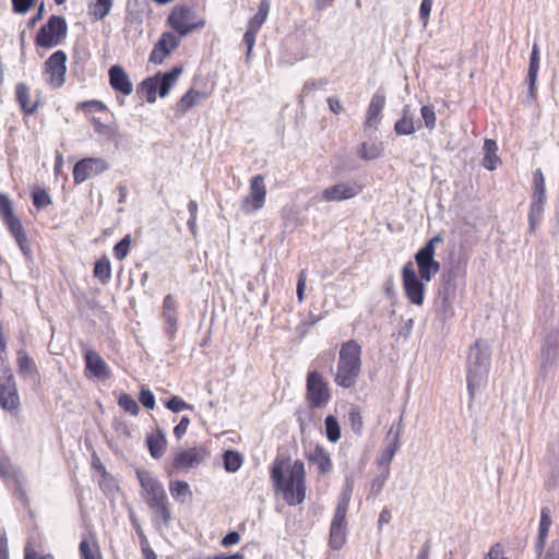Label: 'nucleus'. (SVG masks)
Wrapping results in <instances>:
<instances>
[{
	"mask_svg": "<svg viewBox=\"0 0 559 559\" xmlns=\"http://www.w3.org/2000/svg\"><path fill=\"white\" fill-rule=\"evenodd\" d=\"M271 479L277 491L283 493L289 506H297L306 498V469L300 460L294 462L289 457L277 456L270 471Z\"/></svg>",
	"mask_w": 559,
	"mask_h": 559,
	"instance_id": "f257e3e1",
	"label": "nucleus"
},
{
	"mask_svg": "<svg viewBox=\"0 0 559 559\" xmlns=\"http://www.w3.org/2000/svg\"><path fill=\"white\" fill-rule=\"evenodd\" d=\"M490 367V348L487 342L477 340L471 347L467 356V390L471 400L476 391L487 383Z\"/></svg>",
	"mask_w": 559,
	"mask_h": 559,
	"instance_id": "f03ea898",
	"label": "nucleus"
},
{
	"mask_svg": "<svg viewBox=\"0 0 559 559\" xmlns=\"http://www.w3.org/2000/svg\"><path fill=\"white\" fill-rule=\"evenodd\" d=\"M361 347L354 341L345 342L340 349L337 370L334 381L337 385L349 389L353 388L361 370Z\"/></svg>",
	"mask_w": 559,
	"mask_h": 559,
	"instance_id": "7ed1b4c3",
	"label": "nucleus"
},
{
	"mask_svg": "<svg viewBox=\"0 0 559 559\" xmlns=\"http://www.w3.org/2000/svg\"><path fill=\"white\" fill-rule=\"evenodd\" d=\"M68 33V24L63 16L51 15L47 23L37 32L35 45L41 48H52L60 45Z\"/></svg>",
	"mask_w": 559,
	"mask_h": 559,
	"instance_id": "20e7f679",
	"label": "nucleus"
},
{
	"mask_svg": "<svg viewBox=\"0 0 559 559\" xmlns=\"http://www.w3.org/2000/svg\"><path fill=\"white\" fill-rule=\"evenodd\" d=\"M551 524L552 521L550 509L548 507L542 508L538 535L534 543L535 554L540 559H559V539L551 540V543L544 552V548L546 546V540Z\"/></svg>",
	"mask_w": 559,
	"mask_h": 559,
	"instance_id": "39448f33",
	"label": "nucleus"
},
{
	"mask_svg": "<svg viewBox=\"0 0 559 559\" xmlns=\"http://www.w3.org/2000/svg\"><path fill=\"white\" fill-rule=\"evenodd\" d=\"M441 241V236L437 235L429 239L415 254V261L419 273L418 275L426 282H430L431 278L440 271V263L435 259V251L436 245Z\"/></svg>",
	"mask_w": 559,
	"mask_h": 559,
	"instance_id": "423d86ee",
	"label": "nucleus"
},
{
	"mask_svg": "<svg viewBox=\"0 0 559 559\" xmlns=\"http://www.w3.org/2000/svg\"><path fill=\"white\" fill-rule=\"evenodd\" d=\"M306 400L312 409L324 407L331 400L329 383L317 370L307 374Z\"/></svg>",
	"mask_w": 559,
	"mask_h": 559,
	"instance_id": "0eeeda50",
	"label": "nucleus"
},
{
	"mask_svg": "<svg viewBox=\"0 0 559 559\" xmlns=\"http://www.w3.org/2000/svg\"><path fill=\"white\" fill-rule=\"evenodd\" d=\"M559 361V329L551 330L540 347V374L546 378Z\"/></svg>",
	"mask_w": 559,
	"mask_h": 559,
	"instance_id": "6e6552de",
	"label": "nucleus"
},
{
	"mask_svg": "<svg viewBox=\"0 0 559 559\" xmlns=\"http://www.w3.org/2000/svg\"><path fill=\"white\" fill-rule=\"evenodd\" d=\"M362 189V183L356 179L340 181L324 188L321 192V200L325 202L346 201L360 194Z\"/></svg>",
	"mask_w": 559,
	"mask_h": 559,
	"instance_id": "1a4fd4ad",
	"label": "nucleus"
},
{
	"mask_svg": "<svg viewBox=\"0 0 559 559\" xmlns=\"http://www.w3.org/2000/svg\"><path fill=\"white\" fill-rule=\"evenodd\" d=\"M402 280L405 295L408 300L417 306H421L424 302L425 285L424 280L417 275L413 262L408 261L402 269Z\"/></svg>",
	"mask_w": 559,
	"mask_h": 559,
	"instance_id": "9d476101",
	"label": "nucleus"
},
{
	"mask_svg": "<svg viewBox=\"0 0 559 559\" xmlns=\"http://www.w3.org/2000/svg\"><path fill=\"white\" fill-rule=\"evenodd\" d=\"M136 476L150 508L168 499L163 484L152 472L138 469Z\"/></svg>",
	"mask_w": 559,
	"mask_h": 559,
	"instance_id": "9b49d317",
	"label": "nucleus"
},
{
	"mask_svg": "<svg viewBox=\"0 0 559 559\" xmlns=\"http://www.w3.org/2000/svg\"><path fill=\"white\" fill-rule=\"evenodd\" d=\"M266 198V187L264 177L255 175L250 179L249 193L241 201V210L247 214L255 213L264 206Z\"/></svg>",
	"mask_w": 559,
	"mask_h": 559,
	"instance_id": "f8f14e48",
	"label": "nucleus"
},
{
	"mask_svg": "<svg viewBox=\"0 0 559 559\" xmlns=\"http://www.w3.org/2000/svg\"><path fill=\"white\" fill-rule=\"evenodd\" d=\"M193 10L186 5L175 7L170 12L167 22L180 36H186L194 28L203 26V22H193Z\"/></svg>",
	"mask_w": 559,
	"mask_h": 559,
	"instance_id": "ddd939ff",
	"label": "nucleus"
},
{
	"mask_svg": "<svg viewBox=\"0 0 559 559\" xmlns=\"http://www.w3.org/2000/svg\"><path fill=\"white\" fill-rule=\"evenodd\" d=\"M66 62L67 55L63 50L55 51L45 62V72L49 75L47 82L53 88H58L64 83Z\"/></svg>",
	"mask_w": 559,
	"mask_h": 559,
	"instance_id": "4468645a",
	"label": "nucleus"
},
{
	"mask_svg": "<svg viewBox=\"0 0 559 559\" xmlns=\"http://www.w3.org/2000/svg\"><path fill=\"white\" fill-rule=\"evenodd\" d=\"M108 168L105 159L88 157L79 160L73 168V180L76 185L84 182L87 178L98 176Z\"/></svg>",
	"mask_w": 559,
	"mask_h": 559,
	"instance_id": "2eb2a0df",
	"label": "nucleus"
},
{
	"mask_svg": "<svg viewBox=\"0 0 559 559\" xmlns=\"http://www.w3.org/2000/svg\"><path fill=\"white\" fill-rule=\"evenodd\" d=\"M206 456H209V451L204 447H193L181 450L175 454L173 467L179 471L194 468L198 467Z\"/></svg>",
	"mask_w": 559,
	"mask_h": 559,
	"instance_id": "dca6fc26",
	"label": "nucleus"
},
{
	"mask_svg": "<svg viewBox=\"0 0 559 559\" xmlns=\"http://www.w3.org/2000/svg\"><path fill=\"white\" fill-rule=\"evenodd\" d=\"M179 44L180 36L171 32L163 33L150 53V61L155 64H160L164 59L179 46Z\"/></svg>",
	"mask_w": 559,
	"mask_h": 559,
	"instance_id": "f3484780",
	"label": "nucleus"
},
{
	"mask_svg": "<svg viewBox=\"0 0 559 559\" xmlns=\"http://www.w3.org/2000/svg\"><path fill=\"white\" fill-rule=\"evenodd\" d=\"M0 406L8 411H16L20 406V397L12 376L0 379Z\"/></svg>",
	"mask_w": 559,
	"mask_h": 559,
	"instance_id": "a211bd4d",
	"label": "nucleus"
},
{
	"mask_svg": "<svg viewBox=\"0 0 559 559\" xmlns=\"http://www.w3.org/2000/svg\"><path fill=\"white\" fill-rule=\"evenodd\" d=\"M352 485L347 483L346 487L342 490V492L338 496L337 504L334 510L331 525L347 527L346 515L349 507V501L352 498Z\"/></svg>",
	"mask_w": 559,
	"mask_h": 559,
	"instance_id": "6ab92c4d",
	"label": "nucleus"
},
{
	"mask_svg": "<svg viewBox=\"0 0 559 559\" xmlns=\"http://www.w3.org/2000/svg\"><path fill=\"white\" fill-rule=\"evenodd\" d=\"M306 457L309 463L318 467L320 474L326 475L332 471L333 464L330 453L323 445L316 444L306 453Z\"/></svg>",
	"mask_w": 559,
	"mask_h": 559,
	"instance_id": "aec40b11",
	"label": "nucleus"
},
{
	"mask_svg": "<svg viewBox=\"0 0 559 559\" xmlns=\"http://www.w3.org/2000/svg\"><path fill=\"white\" fill-rule=\"evenodd\" d=\"M109 84L110 86L123 95H130L133 91L132 82L129 79L126 70L118 64L111 66L109 71Z\"/></svg>",
	"mask_w": 559,
	"mask_h": 559,
	"instance_id": "412c9836",
	"label": "nucleus"
},
{
	"mask_svg": "<svg viewBox=\"0 0 559 559\" xmlns=\"http://www.w3.org/2000/svg\"><path fill=\"white\" fill-rule=\"evenodd\" d=\"M385 105V96L377 92L373 94L366 112L365 128H377L381 121V114Z\"/></svg>",
	"mask_w": 559,
	"mask_h": 559,
	"instance_id": "4be33fe9",
	"label": "nucleus"
},
{
	"mask_svg": "<svg viewBox=\"0 0 559 559\" xmlns=\"http://www.w3.org/2000/svg\"><path fill=\"white\" fill-rule=\"evenodd\" d=\"M86 369H88L97 378H108L110 372L107 364L100 355L92 349L84 353Z\"/></svg>",
	"mask_w": 559,
	"mask_h": 559,
	"instance_id": "5701e85b",
	"label": "nucleus"
},
{
	"mask_svg": "<svg viewBox=\"0 0 559 559\" xmlns=\"http://www.w3.org/2000/svg\"><path fill=\"white\" fill-rule=\"evenodd\" d=\"M146 444L151 456L154 459H160L167 448L165 431L162 428H156L155 432L146 436Z\"/></svg>",
	"mask_w": 559,
	"mask_h": 559,
	"instance_id": "b1692460",
	"label": "nucleus"
},
{
	"mask_svg": "<svg viewBox=\"0 0 559 559\" xmlns=\"http://www.w3.org/2000/svg\"><path fill=\"white\" fill-rule=\"evenodd\" d=\"M182 73L181 67H174L170 71L157 73L154 79L158 80L157 88L160 97H166L175 85L178 76Z\"/></svg>",
	"mask_w": 559,
	"mask_h": 559,
	"instance_id": "393cba45",
	"label": "nucleus"
},
{
	"mask_svg": "<svg viewBox=\"0 0 559 559\" xmlns=\"http://www.w3.org/2000/svg\"><path fill=\"white\" fill-rule=\"evenodd\" d=\"M539 70V49L537 44L533 45L532 52L530 56V66L527 72V83H528V96L531 98H535L536 96V81L537 74Z\"/></svg>",
	"mask_w": 559,
	"mask_h": 559,
	"instance_id": "a878e982",
	"label": "nucleus"
},
{
	"mask_svg": "<svg viewBox=\"0 0 559 559\" xmlns=\"http://www.w3.org/2000/svg\"><path fill=\"white\" fill-rule=\"evenodd\" d=\"M420 128V123L415 124L414 117L411 114L409 105H405L402 109V117L394 124V131L399 135L413 134L416 129Z\"/></svg>",
	"mask_w": 559,
	"mask_h": 559,
	"instance_id": "bb28decb",
	"label": "nucleus"
},
{
	"mask_svg": "<svg viewBox=\"0 0 559 559\" xmlns=\"http://www.w3.org/2000/svg\"><path fill=\"white\" fill-rule=\"evenodd\" d=\"M15 97L24 114L33 115L36 111L38 103L31 104L29 87L25 83L20 82L15 85Z\"/></svg>",
	"mask_w": 559,
	"mask_h": 559,
	"instance_id": "cd10ccee",
	"label": "nucleus"
},
{
	"mask_svg": "<svg viewBox=\"0 0 559 559\" xmlns=\"http://www.w3.org/2000/svg\"><path fill=\"white\" fill-rule=\"evenodd\" d=\"M546 203V197L532 195V202L530 205L528 213V230L533 234L542 219L544 206Z\"/></svg>",
	"mask_w": 559,
	"mask_h": 559,
	"instance_id": "c85d7f7f",
	"label": "nucleus"
},
{
	"mask_svg": "<svg viewBox=\"0 0 559 559\" xmlns=\"http://www.w3.org/2000/svg\"><path fill=\"white\" fill-rule=\"evenodd\" d=\"M17 367L19 373L23 377L35 379L38 374L35 361L24 350H19L17 353Z\"/></svg>",
	"mask_w": 559,
	"mask_h": 559,
	"instance_id": "c756f323",
	"label": "nucleus"
},
{
	"mask_svg": "<svg viewBox=\"0 0 559 559\" xmlns=\"http://www.w3.org/2000/svg\"><path fill=\"white\" fill-rule=\"evenodd\" d=\"M114 0H95L87 4L88 15L95 20H104L110 12Z\"/></svg>",
	"mask_w": 559,
	"mask_h": 559,
	"instance_id": "7c9ffc66",
	"label": "nucleus"
},
{
	"mask_svg": "<svg viewBox=\"0 0 559 559\" xmlns=\"http://www.w3.org/2000/svg\"><path fill=\"white\" fill-rule=\"evenodd\" d=\"M497 143L493 140H485L484 142V151L485 156L483 159V166L487 168L488 170H493L497 168V165L499 164L500 159L497 156Z\"/></svg>",
	"mask_w": 559,
	"mask_h": 559,
	"instance_id": "2f4dec72",
	"label": "nucleus"
},
{
	"mask_svg": "<svg viewBox=\"0 0 559 559\" xmlns=\"http://www.w3.org/2000/svg\"><path fill=\"white\" fill-rule=\"evenodd\" d=\"M270 12V1L261 0L258 7V12L248 22L247 27L259 31L267 19Z\"/></svg>",
	"mask_w": 559,
	"mask_h": 559,
	"instance_id": "473e14b6",
	"label": "nucleus"
},
{
	"mask_svg": "<svg viewBox=\"0 0 559 559\" xmlns=\"http://www.w3.org/2000/svg\"><path fill=\"white\" fill-rule=\"evenodd\" d=\"M94 276L100 281L102 284H107L111 278V267L108 258L104 257L97 260L94 264Z\"/></svg>",
	"mask_w": 559,
	"mask_h": 559,
	"instance_id": "72a5a7b5",
	"label": "nucleus"
},
{
	"mask_svg": "<svg viewBox=\"0 0 559 559\" xmlns=\"http://www.w3.org/2000/svg\"><path fill=\"white\" fill-rule=\"evenodd\" d=\"M347 537V527L330 525V547L334 550L341 549Z\"/></svg>",
	"mask_w": 559,
	"mask_h": 559,
	"instance_id": "f704fd0d",
	"label": "nucleus"
},
{
	"mask_svg": "<svg viewBox=\"0 0 559 559\" xmlns=\"http://www.w3.org/2000/svg\"><path fill=\"white\" fill-rule=\"evenodd\" d=\"M382 145L380 143H362L359 147L358 155L361 159L371 160L378 158L382 154Z\"/></svg>",
	"mask_w": 559,
	"mask_h": 559,
	"instance_id": "c9c22d12",
	"label": "nucleus"
},
{
	"mask_svg": "<svg viewBox=\"0 0 559 559\" xmlns=\"http://www.w3.org/2000/svg\"><path fill=\"white\" fill-rule=\"evenodd\" d=\"M224 467L229 473L237 472L242 465V455L233 450H228L224 453Z\"/></svg>",
	"mask_w": 559,
	"mask_h": 559,
	"instance_id": "e433bc0d",
	"label": "nucleus"
},
{
	"mask_svg": "<svg viewBox=\"0 0 559 559\" xmlns=\"http://www.w3.org/2000/svg\"><path fill=\"white\" fill-rule=\"evenodd\" d=\"M325 435L330 442H337L341 438V427L335 416L329 415L324 420Z\"/></svg>",
	"mask_w": 559,
	"mask_h": 559,
	"instance_id": "4c0bfd02",
	"label": "nucleus"
},
{
	"mask_svg": "<svg viewBox=\"0 0 559 559\" xmlns=\"http://www.w3.org/2000/svg\"><path fill=\"white\" fill-rule=\"evenodd\" d=\"M15 485V488H14V495L15 497L21 500L24 504L27 503V495H26V490H25V485H26V476L24 475L23 472H15L13 473V480H12Z\"/></svg>",
	"mask_w": 559,
	"mask_h": 559,
	"instance_id": "58836bf2",
	"label": "nucleus"
},
{
	"mask_svg": "<svg viewBox=\"0 0 559 559\" xmlns=\"http://www.w3.org/2000/svg\"><path fill=\"white\" fill-rule=\"evenodd\" d=\"M156 518H159L165 526H168L171 520V511L169 508L168 499L155 503L151 507Z\"/></svg>",
	"mask_w": 559,
	"mask_h": 559,
	"instance_id": "ea45409f",
	"label": "nucleus"
},
{
	"mask_svg": "<svg viewBox=\"0 0 559 559\" xmlns=\"http://www.w3.org/2000/svg\"><path fill=\"white\" fill-rule=\"evenodd\" d=\"M203 97V94L194 91L193 88L189 90L182 97L180 98L178 103V107L182 111H187L188 109L192 108L200 98Z\"/></svg>",
	"mask_w": 559,
	"mask_h": 559,
	"instance_id": "a19ab883",
	"label": "nucleus"
},
{
	"mask_svg": "<svg viewBox=\"0 0 559 559\" xmlns=\"http://www.w3.org/2000/svg\"><path fill=\"white\" fill-rule=\"evenodd\" d=\"M169 491L175 499L181 497H191L189 484L185 480H171L169 483Z\"/></svg>",
	"mask_w": 559,
	"mask_h": 559,
	"instance_id": "79ce46f5",
	"label": "nucleus"
},
{
	"mask_svg": "<svg viewBox=\"0 0 559 559\" xmlns=\"http://www.w3.org/2000/svg\"><path fill=\"white\" fill-rule=\"evenodd\" d=\"M347 418L349 421L350 429L356 435H361L362 428H364V420H362L360 409L356 406L352 407L348 412Z\"/></svg>",
	"mask_w": 559,
	"mask_h": 559,
	"instance_id": "37998d69",
	"label": "nucleus"
},
{
	"mask_svg": "<svg viewBox=\"0 0 559 559\" xmlns=\"http://www.w3.org/2000/svg\"><path fill=\"white\" fill-rule=\"evenodd\" d=\"M162 317L165 321V331L169 340H174L178 330L177 312H163Z\"/></svg>",
	"mask_w": 559,
	"mask_h": 559,
	"instance_id": "c03bdc74",
	"label": "nucleus"
},
{
	"mask_svg": "<svg viewBox=\"0 0 559 559\" xmlns=\"http://www.w3.org/2000/svg\"><path fill=\"white\" fill-rule=\"evenodd\" d=\"M157 84H158V80L154 79V76L145 79L140 84V88L143 92H145L146 100L148 103H155V100H156V92L158 91Z\"/></svg>",
	"mask_w": 559,
	"mask_h": 559,
	"instance_id": "a18cd8bd",
	"label": "nucleus"
},
{
	"mask_svg": "<svg viewBox=\"0 0 559 559\" xmlns=\"http://www.w3.org/2000/svg\"><path fill=\"white\" fill-rule=\"evenodd\" d=\"M118 405L127 413L131 415H138L140 412V407L136 401L127 393H121L118 399Z\"/></svg>",
	"mask_w": 559,
	"mask_h": 559,
	"instance_id": "49530a36",
	"label": "nucleus"
},
{
	"mask_svg": "<svg viewBox=\"0 0 559 559\" xmlns=\"http://www.w3.org/2000/svg\"><path fill=\"white\" fill-rule=\"evenodd\" d=\"M400 448V430L396 431L393 443L388 445L379 459V464H389Z\"/></svg>",
	"mask_w": 559,
	"mask_h": 559,
	"instance_id": "de8ad7c7",
	"label": "nucleus"
},
{
	"mask_svg": "<svg viewBox=\"0 0 559 559\" xmlns=\"http://www.w3.org/2000/svg\"><path fill=\"white\" fill-rule=\"evenodd\" d=\"M457 273H459V271L450 270L449 272H447L442 275V280L444 283V293H445L443 302H445L448 297L455 290V286H456L455 280H456Z\"/></svg>",
	"mask_w": 559,
	"mask_h": 559,
	"instance_id": "09e8293b",
	"label": "nucleus"
},
{
	"mask_svg": "<svg viewBox=\"0 0 559 559\" xmlns=\"http://www.w3.org/2000/svg\"><path fill=\"white\" fill-rule=\"evenodd\" d=\"M131 236L126 235L116 246L114 247V254L117 260H123L130 250Z\"/></svg>",
	"mask_w": 559,
	"mask_h": 559,
	"instance_id": "8fccbe9b",
	"label": "nucleus"
},
{
	"mask_svg": "<svg viewBox=\"0 0 559 559\" xmlns=\"http://www.w3.org/2000/svg\"><path fill=\"white\" fill-rule=\"evenodd\" d=\"M0 216L2 217L3 222L15 216L13 213L12 201L4 193H0Z\"/></svg>",
	"mask_w": 559,
	"mask_h": 559,
	"instance_id": "3c124183",
	"label": "nucleus"
},
{
	"mask_svg": "<svg viewBox=\"0 0 559 559\" xmlns=\"http://www.w3.org/2000/svg\"><path fill=\"white\" fill-rule=\"evenodd\" d=\"M165 406L174 413H179V412H182L186 409H193V406L191 404H188L187 402H185L181 397H179L177 395L169 399L165 403Z\"/></svg>",
	"mask_w": 559,
	"mask_h": 559,
	"instance_id": "603ef678",
	"label": "nucleus"
},
{
	"mask_svg": "<svg viewBox=\"0 0 559 559\" xmlns=\"http://www.w3.org/2000/svg\"><path fill=\"white\" fill-rule=\"evenodd\" d=\"M15 472H22L20 468L14 467L9 459H1L0 460V476L5 481H12L13 480V473Z\"/></svg>",
	"mask_w": 559,
	"mask_h": 559,
	"instance_id": "864d4df0",
	"label": "nucleus"
},
{
	"mask_svg": "<svg viewBox=\"0 0 559 559\" xmlns=\"http://www.w3.org/2000/svg\"><path fill=\"white\" fill-rule=\"evenodd\" d=\"M533 195L546 197L545 178L540 169H536L533 176Z\"/></svg>",
	"mask_w": 559,
	"mask_h": 559,
	"instance_id": "5fc2aeb1",
	"label": "nucleus"
},
{
	"mask_svg": "<svg viewBox=\"0 0 559 559\" xmlns=\"http://www.w3.org/2000/svg\"><path fill=\"white\" fill-rule=\"evenodd\" d=\"M33 204L37 209H43V207L51 204V198L46 190L37 189L33 192Z\"/></svg>",
	"mask_w": 559,
	"mask_h": 559,
	"instance_id": "6e6d98bb",
	"label": "nucleus"
},
{
	"mask_svg": "<svg viewBox=\"0 0 559 559\" xmlns=\"http://www.w3.org/2000/svg\"><path fill=\"white\" fill-rule=\"evenodd\" d=\"M420 114L425 126L429 130H433L436 127V112L432 106H423L420 109Z\"/></svg>",
	"mask_w": 559,
	"mask_h": 559,
	"instance_id": "4d7b16f0",
	"label": "nucleus"
},
{
	"mask_svg": "<svg viewBox=\"0 0 559 559\" xmlns=\"http://www.w3.org/2000/svg\"><path fill=\"white\" fill-rule=\"evenodd\" d=\"M259 31L247 27L246 33L243 35V43L247 46L246 59L248 60L251 56L253 47L255 45V37Z\"/></svg>",
	"mask_w": 559,
	"mask_h": 559,
	"instance_id": "13d9d810",
	"label": "nucleus"
},
{
	"mask_svg": "<svg viewBox=\"0 0 559 559\" xmlns=\"http://www.w3.org/2000/svg\"><path fill=\"white\" fill-rule=\"evenodd\" d=\"M20 248V250L22 251L23 255L29 260L32 258V250H31V247H29V243H28V239H27V236H26V233H22L20 235H16L15 237H13Z\"/></svg>",
	"mask_w": 559,
	"mask_h": 559,
	"instance_id": "bf43d9fd",
	"label": "nucleus"
},
{
	"mask_svg": "<svg viewBox=\"0 0 559 559\" xmlns=\"http://www.w3.org/2000/svg\"><path fill=\"white\" fill-rule=\"evenodd\" d=\"M139 399H140L141 404L145 408L153 409L155 407V396L150 389L142 388Z\"/></svg>",
	"mask_w": 559,
	"mask_h": 559,
	"instance_id": "052dcab7",
	"label": "nucleus"
},
{
	"mask_svg": "<svg viewBox=\"0 0 559 559\" xmlns=\"http://www.w3.org/2000/svg\"><path fill=\"white\" fill-rule=\"evenodd\" d=\"M4 224L7 225L10 234L15 237L16 235H20L22 233H24V227L20 221L19 217L14 216V217H11L7 221H4Z\"/></svg>",
	"mask_w": 559,
	"mask_h": 559,
	"instance_id": "680f3d73",
	"label": "nucleus"
},
{
	"mask_svg": "<svg viewBox=\"0 0 559 559\" xmlns=\"http://www.w3.org/2000/svg\"><path fill=\"white\" fill-rule=\"evenodd\" d=\"M326 84V80L319 79V80H309L305 82L302 90H301V96H307L311 92L316 91L317 88H321Z\"/></svg>",
	"mask_w": 559,
	"mask_h": 559,
	"instance_id": "e2e57ef3",
	"label": "nucleus"
},
{
	"mask_svg": "<svg viewBox=\"0 0 559 559\" xmlns=\"http://www.w3.org/2000/svg\"><path fill=\"white\" fill-rule=\"evenodd\" d=\"M34 0H12V10L17 14H25L33 5Z\"/></svg>",
	"mask_w": 559,
	"mask_h": 559,
	"instance_id": "0e129e2a",
	"label": "nucleus"
},
{
	"mask_svg": "<svg viewBox=\"0 0 559 559\" xmlns=\"http://www.w3.org/2000/svg\"><path fill=\"white\" fill-rule=\"evenodd\" d=\"M433 0H421L420 8H419V17L423 21L424 25H427L431 7H432Z\"/></svg>",
	"mask_w": 559,
	"mask_h": 559,
	"instance_id": "69168bd1",
	"label": "nucleus"
},
{
	"mask_svg": "<svg viewBox=\"0 0 559 559\" xmlns=\"http://www.w3.org/2000/svg\"><path fill=\"white\" fill-rule=\"evenodd\" d=\"M80 555H81V558L82 559H98L92 548H91V545L90 543L86 540V539H83L81 543H80Z\"/></svg>",
	"mask_w": 559,
	"mask_h": 559,
	"instance_id": "338daca9",
	"label": "nucleus"
},
{
	"mask_svg": "<svg viewBox=\"0 0 559 559\" xmlns=\"http://www.w3.org/2000/svg\"><path fill=\"white\" fill-rule=\"evenodd\" d=\"M484 559H507L504 557L503 548L500 544H495Z\"/></svg>",
	"mask_w": 559,
	"mask_h": 559,
	"instance_id": "774afa93",
	"label": "nucleus"
}]
</instances>
